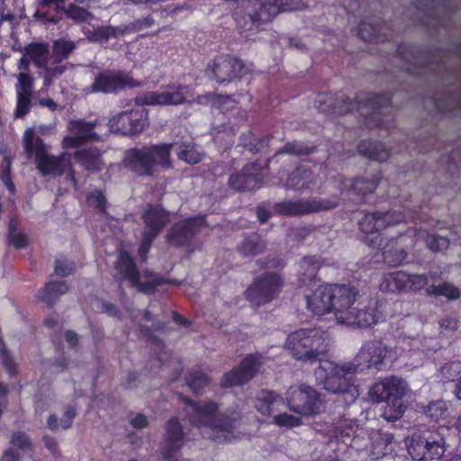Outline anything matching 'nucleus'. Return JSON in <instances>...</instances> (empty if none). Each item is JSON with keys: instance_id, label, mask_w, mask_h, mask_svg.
Masks as SVG:
<instances>
[{"instance_id": "obj_1", "label": "nucleus", "mask_w": 461, "mask_h": 461, "mask_svg": "<svg viewBox=\"0 0 461 461\" xmlns=\"http://www.w3.org/2000/svg\"><path fill=\"white\" fill-rule=\"evenodd\" d=\"M357 287L348 285H332V312L337 323L346 326L368 328L384 320V303L369 301L361 305Z\"/></svg>"}, {"instance_id": "obj_2", "label": "nucleus", "mask_w": 461, "mask_h": 461, "mask_svg": "<svg viewBox=\"0 0 461 461\" xmlns=\"http://www.w3.org/2000/svg\"><path fill=\"white\" fill-rule=\"evenodd\" d=\"M184 409L189 423L202 429V433L217 443L230 442L236 438L237 419L229 418L219 412L218 405L213 402H193L186 397Z\"/></svg>"}, {"instance_id": "obj_3", "label": "nucleus", "mask_w": 461, "mask_h": 461, "mask_svg": "<svg viewBox=\"0 0 461 461\" xmlns=\"http://www.w3.org/2000/svg\"><path fill=\"white\" fill-rule=\"evenodd\" d=\"M23 146L29 156H35L36 167L43 176L57 177L66 175L77 188V180L69 153L63 152L59 156L50 154L42 140L36 136L32 129L24 131Z\"/></svg>"}, {"instance_id": "obj_4", "label": "nucleus", "mask_w": 461, "mask_h": 461, "mask_svg": "<svg viewBox=\"0 0 461 461\" xmlns=\"http://www.w3.org/2000/svg\"><path fill=\"white\" fill-rule=\"evenodd\" d=\"M172 143H158L131 148L124 152L122 162L133 173L150 176L156 167L169 168L172 167Z\"/></svg>"}, {"instance_id": "obj_5", "label": "nucleus", "mask_w": 461, "mask_h": 461, "mask_svg": "<svg viewBox=\"0 0 461 461\" xmlns=\"http://www.w3.org/2000/svg\"><path fill=\"white\" fill-rule=\"evenodd\" d=\"M357 366L353 363L337 364L321 361L314 371L316 381L323 389L331 393H348L352 399L358 395L354 384Z\"/></svg>"}, {"instance_id": "obj_6", "label": "nucleus", "mask_w": 461, "mask_h": 461, "mask_svg": "<svg viewBox=\"0 0 461 461\" xmlns=\"http://www.w3.org/2000/svg\"><path fill=\"white\" fill-rule=\"evenodd\" d=\"M327 339L320 329H300L288 335L285 348L296 359L312 361L325 352Z\"/></svg>"}, {"instance_id": "obj_7", "label": "nucleus", "mask_w": 461, "mask_h": 461, "mask_svg": "<svg viewBox=\"0 0 461 461\" xmlns=\"http://www.w3.org/2000/svg\"><path fill=\"white\" fill-rule=\"evenodd\" d=\"M397 358L395 348L380 340H369L362 345L353 364L357 371L363 368L384 370L389 368Z\"/></svg>"}, {"instance_id": "obj_8", "label": "nucleus", "mask_w": 461, "mask_h": 461, "mask_svg": "<svg viewBox=\"0 0 461 461\" xmlns=\"http://www.w3.org/2000/svg\"><path fill=\"white\" fill-rule=\"evenodd\" d=\"M285 400L291 411L304 417L319 414L323 405L320 393L305 384L290 386Z\"/></svg>"}, {"instance_id": "obj_9", "label": "nucleus", "mask_w": 461, "mask_h": 461, "mask_svg": "<svg viewBox=\"0 0 461 461\" xmlns=\"http://www.w3.org/2000/svg\"><path fill=\"white\" fill-rule=\"evenodd\" d=\"M140 85L125 71L106 69L95 75L94 82L86 88V92L114 94L126 87H135Z\"/></svg>"}, {"instance_id": "obj_10", "label": "nucleus", "mask_w": 461, "mask_h": 461, "mask_svg": "<svg viewBox=\"0 0 461 461\" xmlns=\"http://www.w3.org/2000/svg\"><path fill=\"white\" fill-rule=\"evenodd\" d=\"M116 269L122 279L129 281L131 285L136 287L140 292L150 293L158 285L151 274L140 275L136 271L132 258L124 251L121 252L118 257Z\"/></svg>"}, {"instance_id": "obj_11", "label": "nucleus", "mask_w": 461, "mask_h": 461, "mask_svg": "<svg viewBox=\"0 0 461 461\" xmlns=\"http://www.w3.org/2000/svg\"><path fill=\"white\" fill-rule=\"evenodd\" d=\"M188 86L169 85L159 91L147 92L135 98L138 105H179L186 102Z\"/></svg>"}, {"instance_id": "obj_12", "label": "nucleus", "mask_w": 461, "mask_h": 461, "mask_svg": "<svg viewBox=\"0 0 461 461\" xmlns=\"http://www.w3.org/2000/svg\"><path fill=\"white\" fill-rule=\"evenodd\" d=\"M428 283L424 275H408L403 271L385 274L380 283V290L384 293L400 294L417 291Z\"/></svg>"}, {"instance_id": "obj_13", "label": "nucleus", "mask_w": 461, "mask_h": 461, "mask_svg": "<svg viewBox=\"0 0 461 461\" xmlns=\"http://www.w3.org/2000/svg\"><path fill=\"white\" fill-rule=\"evenodd\" d=\"M281 286L282 280L277 275L266 274L247 289L246 296L252 304L260 306L272 301Z\"/></svg>"}, {"instance_id": "obj_14", "label": "nucleus", "mask_w": 461, "mask_h": 461, "mask_svg": "<svg viewBox=\"0 0 461 461\" xmlns=\"http://www.w3.org/2000/svg\"><path fill=\"white\" fill-rule=\"evenodd\" d=\"M209 69L219 83H230L249 74L252 69L242 60L230 56L219 57L209 66Z\"/></svg>"}, {"instance_id": "obj_15", "label": "nucleus", "mask_w": 461, "mask_h": 461, "mask_svg": "<svg viewBox=\"0 0 461 461\" xmlns=\"http://www.w3.org/2000/svg\"><path fill=\"white\" fill-rule=\"evenodd\" d=\"M148 113L143 108L122 112L110 119V131L124 135L140 132L147 122Z\"/></svg>"}, {"instance_id": "obj_16", "label": "nucleus", "mask_w": 461, "mask_h": 461, "mask_svg": "<svg viewBox=\"0 0 461 461\" xmlns=\"http://www.w3.org/2000/svg\"><path fill=\"white\" fill-rule=\"evenodd\" d=\"M338 201L335 199H308L287 201L276 204V211L287 216H297L336 207Z\"/></svg>"}, {"instance_id": "obj_17", "label": "nucleus", "mask_w": 461, "mask_h": 461, "mask_svg": "<svg viewBox=\"0 0 461 461\" xmlns=\"http://www.w3.org/2000/svg\"><path fill=\"white\" fill-rule=\"evenodd\" d=\"M405 219V214L400 209H393L386 212H369L362 217L359 227L366 234H375L387 227L401 223Z\"/></svg>"}, {"instance_id": "obj_18", "label": "nucleus", "mask_w": 461, "mask_h": 461, "mask_svg": "<svg viewBox=\"0 0 461 461\" xmlns=\"http://www.w3.org/2000/svg\"><path fill=\"white\" fill-rule=\"evenodd\" d=\"M307 309L316 315H323L332 311V285H317L304 291Z\"/></svg>"}, {"instance_id": "obj_19", "label": "nucleus", "mask_w": 461, "mask_h": 461, "mask_svg": "<svg viewBox=\"0 0 461 461\" xmlns=\"http://www.w3.org/2000/svg\"><path fill=\"white\" fill-rule=\"evenodd\" d=\"M260 365L258 357L253 355L247 357L237 367L223 375L221 385L231 387L249 382L257 374Z\"/></svg>"}, {"instance_id": "obj_20", "label": "nucleus", "mask_w": 461, "mask_h": 461, "mask_svg": "<svg viewBox=\"0 0 461 461\" xmlns=\"http://www.w3.org/2000/svg\"><path fill=\"white\" fill-rule=\"evenodd\" d=\"M96 122H87L84 120H72L68 123L69 134L62 140L64 149L76 148L86 141L97 140L94 132Z\"/></svg>"}, {"instance_id": "obj_21", "label": "nucleus", "mask_w": 461, "mask_h": 461, "mask_svg": "<svg viewBox=\"0 0 461 461\" xmlns=\"http://www.w3.org/2000/svg\"><path fill=\"white\" fill-rule=\"evenodd\" d=\"M203 225L204 219L202 216L187 219L181 223L175 224L167 234V240L176 245L184 244L199 231Z\"/></svg>"}, {"instance_id": "obj_22", "label": "nucleus", "mask_w": 461, "mask_h": 461, "mask_svg": "<svg viewBox=\"0 0 461 461\" xmlns=\"http://www.w3.org/2000/svg\"><path fill=\"white\" fill-rule=\"evenodd\" d=\"M407 344L411 355L417 356V361L411 363L414 366L421 365L430 354L440 348L439 342L433 337L408 338Z\"/></svg>"}, {"instance_id": "obj_23", "label": "nucleus", "mask_w": 461, "mask_h": 461, "mask_svg": "<svg viewBox=\"0 0 461 461\" xmlns=\"http://www.w3.org/2000/svg\"><path fill=\"white\" fill-rule=\"evenodd\" d=\"M396 442L391 433L374 431L370 435L369 454L374 459H379L394 451Z\"/></svg>"}, {"instance_id": "obj_24", "label": "nucleus", "mask_w": 461, "mask_h": 461, "mask_svg": "<svg viewBox=\"0 0 461 461\" xmlns=\"http://www.w3.org/2000/svg\"><path fill=\"white\" fill-rule=\"evenodd\" d=\"M389 97L387 95H372L368 97V100L364 96H358L356 102V109L364 116H368L370 110L373 111V118H376L380 115V108L386 106L389 104ZM345 104L346 111H353L355 105L351 107L352 104H348L347 101H343Z\"/></svg>"}, {"instance_id": "obj_25", "label": "nucleus", "mask_w": 461, "mask_h": 461, "mask_svg": "<svg viewBox=\"0 0 461 461\" xmlns=\"http://www.w3.org/2000/svg\"><path fill=\"white\" fill-rule=\"evenodd\" d=\"M165 444L166 446L163 448L162 455L167 459L171 458L182 447L183 431L177 419L168 420L166 427Z\"/></svg>"}, {"instance_id": "obj_26", "label": "nucleus", "mask_w": 461, "mask_h": 461, "mask_svg": "<svg viewBox=\"0 0 461 461\" xmlns=\"http://www.w3.org/2000/svg\"><path fill=\"white\" fill-rule=\"evenodd\" d=\"M283 405V398L272 392L262 390L257 393L254 400L256 410L265 416H271Z\"/></svg>"}, {"instance_id": "obj_27", "label": "nucleus", "mask_w": 461, "mask_h": 461, "mask_svg": "<svg viewBox=\"0 0 461 461\" xmlns=\"http://www.w3.org/2000/svg\"><path fill=\"white\" fill-rule=\"evenodd\" d=\"M246 7L260 25L271 21L278 14V8L273 0H249Z\"/></svg>"}, {"instance_id": "obj_28", "label": "nucleus", "mask_w": 461, "mask_h": 461, "mask_svg": "<svg viewBox=\"0 0 461 461\" xmlns=\"http://www.w3.org/2000/svg\"><path fill=\"white\" fill-rule=\"evenodd\" d=\"M147 230L144 233L156 232V237L169 221V214L158 207H149L142 215Z\"/></svg>"}, {"instance_id": "obj_29", "label": "nucleus", "mask_w": 461, "mask_h": 461, "mask_svg": "<svg viewBox=\"0 0 461 461\" xmlns=\"http://www.w3.org/2000/svg\"><path fill=\"white\" fill-rule=\"evenodd\" d=\"M254 165H248L243 168L242 174L232 175L230 177V185L238 191H249L257 189L260 186L258 178L256 175L250 173Z\"/></svg>"}, {"instance_id": "obj_30", "label": "nucleus", "mask_w": 461, "mask_h": 461, "mask_svg": "<svg viewBox=\"0 0 461 461\" xmlns=\"http://www.w3.org/2000/svg\"><path fill=\"white\" fill-rule=\"evenodd\" d=\"M315 182L316 179L312 172L302 166L289 176L286 185L293 189H312Z\"/></svg>"}, {"instance_id": "obj_31", "label": "nucleus", "mask_w": 461, "mask_h": 461, "mask_svg": "<svg viewBox=\"0 0 461 461\" xmlns=\"http://www.w3.org/2000/svg\"><path fill=\"white\" fill-rule=\"evenodd\" d=\"M77 161L86 170L100 171L104 162L99 150L96 149H84L75 153Z\"/></svg>"}, {"instance_id": "obj_32", "label": "nucleus", "mask_w": 461, "mask_h": 461, "mask_svg": "<svg viewBox=\"0 0 461 461\" xmlns=\"http://www.w3.org/2000/svg\"><path fill=\"white\" fill-rule=\"evenodd\" d=\"M368 243L371 247L383 249L384 260L391 265H400L407 258V253L402 248L393 249V246L390 247L388 244L384 245V240L380 238L379 235L372 239Z\"/></svg>"}, {"instance_id": "obj_33", "label": "nucleus", "mask_w": 461, "mask_h": 461, "mask_svg": "<svg viewBox=\"0 0 461 461\" xmlns=\"http://www.w3.org/2000/svg\"><path fill=\"white\" fill-rule=\"evenodd\" d=\"M127 31L126 27L103 26L86 32V38L93 42H104L118 38Z\"/></svg>"}, {"instance_id": "obj_34", "label": "nucleus", "mask_w": 461, "mask_h": 461, "mask_svg": "<svg viewBox=\"0 0 461 461\" xmlns=\"http://www.w3.org/2000/svg\"><path fill=\"white\" fill-rule=\"evenodd\" d=\"M64 282H50L39 292V298L48 306H52L58 298L68 292Z\"/></svg>"}, {"instance_id": "obj_35", "label": "nucleus", "mask_w": 461, "mask_h": 461, "mask_svg": "<svg viewBox=\"0 0 461 461\" xmlns=\"http://www.w3.org/2000/svg\"><path fill=\"white\" fill-rule=\"evenodd\" d=\"M25 55L38 68L42 69L48 64L49 48L46 44L32 43L26 47Z\"/></svg>"}, {"instance_id": "obj_36", "label": "nucleus", "mask_w": 461, "mask_h": 461, "mask_svg": "<svg viewBox=\"0 0 461 461\" xmlns=\"http://www.w3.org/2000/svg\"><path fill=\"white\" fill-rule=\"evenodd\" d=\"M428 460L439 458L445 452V439L440 434H430L425 437Z\"/></svg>"}, {"instance_id": "obj_37", "label": "nucleus", "mask_w": 461, "mask_h": 461, "mask_svg": "<svg viewBox=\"0 0 461 461\" xmlns=\"http://www.w3.org/2000/svg\"><path fill=\"white\" fill-rule=\"evenodd\" d=\"M177 157L187 164L194 165L203 158V153L193 143H181L177 148Z\"/></svg>"}, {"instance_id": "obj_38", "label": "nucleus", "mask_w": 461, "mask_h": 461, "mask_svg": "<svg viewBox=\"0 0 461 461\" xmlns=\"http://www.w3.org/2000/svg\"><path fill=\"white\" fill-rule=\"evenodd\" d=\"M379 184V178L374 176L372 179H360L354 183L351 180H346L343 183L344 188H352L355 193L361 195L373 193Z\"/></svg>"}, {"instance_id": "obj_39", "label": "nucleus", "mask_w": 461, "mask_h": 461, "mask_svg": "<svg viewBox=\"0 0 461 461\" xmlns=\"http://www.w3.org/2000/svg\"><path fill=\"white\" fill-rule=\"evenodd\" d=\"M359 151L378 161H384L390 156L389 150L381 143L363 142L359 145Z\"/></svg>"}, {"instance_id": "obj_40", "label": "nucleus", "mask_w": 461, "mask_h": 461, "mask_svg": "<svg viewBox=\"0 0 461 461\" xmlns=\"http://www.w3.org/2000/svg\"><path fill=\"white\" fill-rule=\"evenodd\" d=\"M405 410L402 400L393 398L385 401L382 416L388 421L396 420L402 417Z\"/></svg>"}, {"instance_id": "obj_41", "label": "nucleus", "mask_w": 461, "mask_h": 461, "mask_svg": "<svg viewBox=\"0 0 461 461\" xmlns=\"http://www.w3.org/2000/svg\"><path fill=\"white\" fill-rule=\"evenodd\" d=\"M237 24L241 32H250L254 34L258 31L260 24L256 21L255 16L245 7L244 13L236 17Z\"/></svg>"}, {"instance_id": "obj_42", "label": "nucleus", "mask_w": 461, "mask_h": 461, "mask_svg": "<svg viewBox=\"0 0 461 461\" xmlns=\"http://www.w3.org/2000/svg\"><path fill=\"white\" fill-rule=\"evenodd\" d=\"M425 437L418 436L412 438L410 445L408 446V452L416 461H427V445Z\"/></svg>"}, {"instance_id": "obj_43", "label": "nucleus", "mask_w": 461, "mask_h": 461, "mask_svg": "<svg viewBox=\"0 0 461 461\" xmlns=\"http://www.w3.org/2000/svg\"><path fill=\"white\" fill-rule=\"evenodd\" d=\"M185 380L189 388L195 393H200L210 384L209 377L198 370L189 372Z\"/></svg>"}, {"instance_id": "obj_44", "label": "nucleus", "mask_w": 461, "mask_h": 461, "mask_svg": "<svg viewBox=\"0 0 461 461\" xmlns=\"http://www.w3.org/2000/svg\"><path fill=\"white\" fill-rule=\"evenodd\" d=\"M265 249L263 240L256 234L246 239L240 247V250L246 256H254L261 253Z\"/></svg>"}, {"instance_id": "obj_45", "label": "nucleus", "mask_w": 461, "mask_h": 461, "mask_svg": "<svg viewBox=\"0 0 461 461\" xmlns=\"http://www.w3.org/2000/svg\"><path fill=\"white\" fill-rule=\"evenodd\" d=\"M388 382V400L393 398H400L402 399L403 395L407 393V383L399 377L396 376H389L387 377Z\"/></svg>"}, {"instance_id": "obj_46", "label": "nucleus", "mask_w": 461, "mask_h": 461, "mask_svg": "<svg viewBox=\"0 0 461 461\" xmlns=\"http://www.w3.org/2000/svg\"><path fill=\"white\" fill-rule=\"evenodd\" d=\"M301 270L303 282L308 280L312 282L311 285H312L313 283L316 284L314 277L319 271V265L314 258H304L301 262Z\"/></svg>"}, {"instance_id": "obj_47", "label": "nucleus", "mask_w": 461, "mask_h": 461, "mask_svg": "<svg viewBox=\"0 0 461 461\" xmlns=\"http://www.w3.org/2000/svg\"><path fill=\"white\" fill-rule=\"evenodd\" d=\"M427 292L429 294L444 295L452 300L460 296L459 289L447 283L439 285H430L428 287Z\"/></svg>"}, {"instance_id": "obj_48", "label": "nucleus", "mask_w": 461, "mask_h": 461, "mask_svg": "<svg viewBox=\"0 0 461 461\" xmlns=\"http://www.w3.org/2000/svg\"><path fill=\"white\" fill-rule=\"evenodd\" d=\"M66 66L59 65L53 68H50L47 65L43 68L39 75L43 78V88L46 90L50 86L53 81L64 73Z\"/></svg>"}, {"instance_id": "obj_49", "label": "nucleus", "mask_w": 461, "mask_h": 461, "mask_svg": "<svg viewBox=\"0 0 461 461\" xmlns=\"http://www.w3.org/2000/svg\"><path fill=\"white\" fill-rule=\"evenodd\" d=\"M75 49L72 41L66 40H59L53 43V57L57 61L66 59Z\"/></svg>"}, {"instance_id": "obj_50", "label": "nucleus", "mask_w": 461, "mask_h": 461, "mask_svg": "<svg viewBox=\"0 0 461 461\" xmlns=\"http://www.w3.org/2000/svg\"><path fill=\"white\" fill-rule=\"evenodd\" d=\"M32 95L16 93V107L14 110V116L16 118L24 117L31 109Z\"/></svg>"}, {"instance_id": "obj_51", "label": "nucleus", "mask_w": 461, "mask_h": 461, "mask_svg": "<svg viewBox=\"0 0 461 461\" xmlns=\"http://www.w3.org/2000/svg\"><path fill=\"white\" fill-rule=\"evenodd\" d=\"M427 415L434 421L438 422L447 417V405L444 401H437L431 402L426 411Z\"/></svg>"}, {"instance_id": "obj_52", "label": "nucleus", "mask_w": 461, "mask_h": 461, "mask_svg": "<svg viewBox=\"0 0 461 461\" xmlns=\"http://www.w3.org/2000/svg\"><path fill=\"white\" fill-rule=\"evenodd\" d=\"M388 382L387 377L383 379L382 381H379L375 383L372 388L370 389V397L372 400L380 402H385L388 400Z\"/></svg>"}, {"instance_id": "obj_53", "label": "nucleus", "mask_w": 461, "mask_h": 461, "mask_svg": "<svg viewBox=\"0 0 461 461\" xmlns=\"http://www.w3.org/2000/svg\"><path fill=\"white\" fill-rule=\"evenodd\" d=\"M16 78L15 92L32 95L34 77L29 73H19Z\"/></svg>"}, {"instance_id": "obj_54", "label": "nucleus", "mask_w": 461, "mask_h": 461, "mask_svg": "<svg viewBox=\"0 0 461 461\" xmlns=\"http://www.w3.org/2000/svg\"><path fill=\"white\" fill-rule=\"evenodd\" d=\"M273 423L279 427L294 428L302 425V418L288 413H280L273 417Z\"/></svg>"}, {"instance_id": "obj_55", "label": "nucleus", "mask_w": 461, "mask_h": 461, "mask_svg": "<svg viewBox=\"0 0 461 461\" xmlns=\"http://www.w3.org/2000/svg\"><path fill=\"white\" fill-rule=\"evenodd\" d=\"M441 378L444 382H450L461 375V363L451 362L446 364L440 370Z\"/></svg>"}, {"instance_id": "obj_56", "label": "nucleus", "mask_w": 461, "mask_h": 461, "mask_svg": "<svg viewBox=\"0 0 461 461\" xmlns=\"http://www.w3.org/2000/svg\"><path fill=\"white\" fill-rule=\"evenodd\" d=\"M425 241L428 248L432 251H443L449 245V240L447 238L437 235H428Z\"/></svg>"}, {"instance_id": "obj_57", "label": "nucleus", "mask_w": 461, "mask_h": 461, "mask_svg": "<svg viewBox=\"0 0 461 461\" xmlns=\"http://www.w3.org/2000/svg\"><path fill=\"white\" fill-rule=\"evenodd\" d=\"M275 5L278 8V14L282 12H291L302 10L305 7L302 0H273Z\"/></svg>"}, {"instance_id": "obj_58", "label": "nucleus", "mask_w": 461, "mask_h": 461, "mask_svg": "<svg viewBox=\"0 0 461 461\" xmlns=\"http://www.w3.org/2000/svg\"><path fill=\"white\" fill-rule=\"evenodd\" d=\"M9 240L16 249H23L27 245V237L15 230V222L13 220L9 223Z\"/></svg>"}, {"instance_id": "obj_59", "label": "nucleus", "mask_w": 461, "mask_h": 461, "mask_svg": "<svg viewBox=\"0 0 461 461\" xmlns=\"http://www.w3.org/2000/svg\"><path fill=\"white\" fill-rule=\"evenodd\" d=\"M311 149L299 142H288L285 147L277 152V154L286 153L291 155L302 156L311 153Z\"/></svg>"}, {"instance_id": "obj_60", "label": "nucleus", "mask_w": 461, "mask_h": 461, "mask_svg": "<svg viewBox=\"0 0 461 461\" xmlns=\"http://www.w3.org/2000/svg\"><path fill=\"white\" fill-rule=\"evenodd\" d=\"M65 13L68 15V17L73 19L77 23L87 21L90 17V14L86 9L75 5H70L65 10Z\"/></svg>"}, {"instance_id": "obj_61", "label": "nucleus", "mask_w": 461, "mask_h": 461, "mask_svg": "<svg viewBox=\"0 0 461 461\" xmlns=\"http://www.w3.org/2000/svg\"><path fill=\"white\" fill-rule=\"evenodd\" d=\"M356 427V423L351 420H340L335 426L336 437H349L355 432Z\"/></svg>"}, {"instance_id": "obj_62", "label": "nucleus", "mask_w": 461, "mask_h": 461, "mask_svg": "<svg viewBox=\"0 0 461 461\" xmlns=\"http://www.w3.org/2000/svg\"><path fill=\"white\" fill-rule=\"evenodd\" d=\"M11 444L22 451L30 450L32 442L30 438L23 432H15L11 437Z\"/></svg>"}, {"instance_id": "obj_63", "label": "nucleus", "mask_w": 461, "mask_h": 461, "mask_svg": "<svg viewBox=\"0 0 461 461\" xmlns=\"http://www.w3.org/2000/svg\"><path fill=\"white\" fill-rule=\"evenodd\" d=\"M87 203L89 205L99 209L101 212H105L106 199L101 191L95 190L91 192L87 196Z\"/></svg>"}, {"instance_id": "obj_64", "label": "nucleus", "mask_w": 461, "mask_h": 461, "mask_svg": "<svg viewBox=\"0 0 461 461\" xmlns=\"http://www.w3.org/2000/svg\"><path fill=\"white\" fill-rule=\"evenodd\" d=\"M380 30L381 29L377 26H373L366 23H362L358 30V34L364 41H372L376 38Z\"/></svg>"}]
</instances>
